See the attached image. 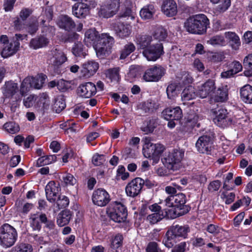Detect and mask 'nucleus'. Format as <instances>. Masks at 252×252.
<instances>
[{
	"mask_svg": "<svg viewBox=\"0 0 252 252\" xmlns=\"http://www.w3.org/2000/svg\"><path fill=\"white\" fill-rule=\"evenodd\" d=\"M84 42L87 46H93L98 57L108 55L114 43V39L107 33L101 34L95 30L90 29L85 34Z\"/></svg>",
	"mask_w": 252,
	"mask_h": 252,
	"instance_id": "f257e3e1",
	"label": "nucleus"
},
{
	"mask_svg": "<svg viewBox=\"0 0 252 252\" xmlns=\"http://www.w3.org/2000/svg\"><path fill=\"white\" fill-rule=\"evenodd\" d=\"M209 21L203 14H197L188 18L185 23L186 30L190 33L201 34L206 32Z\"/></svg>",
	"mask_w": 252,
	"mask_h": 252,
	"instance_id": "f03ea898",
	"label": "nucleus"
},
{
	"mask_svg": "<svg viewBox=\"0 0 252 252\" xmlns=\"http://www.w3.org/2000/svg\"><path fill=\"white\" fill-rule=\"evenodd\" d=\"M18 238L16 229L8 223L3 224L0 228V245L7 249L14 245Z\"/></svg>",
	"mask_w": 252,
	"mask_h": 252,
	"instance_id": "7ed1b4c3",
	"label": "nucleus"
},
{
	"mask_svg": "<svg viewBox=\"0 0 252 252\" xmlns=\"http://www.w3.org/2000/svg\"><path fill=\"white\" fill-rule=\"evenodd\" d=\"M184 156V152L182 150H174L167 155H165L162 158V161L168 169L176 170L180 166Z\"/></svg>",
	"mask_w": 252,
	"mask_h": 252,
	"instance_id": "20e7f679",
	"label": "nucleus"
},
{
	"mask_svg": "<svg viewBox=\"0 0 252 252\" xmlns=\"http://www.w3.org/2000/svg\"><path fill=\"white\" fill-rule=\"evenodd\" d=\"M107 213L112 220L118 223L125 221L127 216L125 206L117 202L111 204L107 209Z\"/></svg>",
	"mask_w": 252,
	"mask_h": 252,
	"instance_id": "39448f33",
	"label": "nucleus"
},
{
	"mask_svg": "<svg viewBox=\"0 0 252 252\" xmlns=\"http://www.w3.org/2000/svg\"><path fill=\"white\" fill-rule=\"evenodd\" d=\"M0 41L3 44L1 55L4 58H6L15 54L20 47L19 42L13 38L9 41L6 35H2L0 37Z\"/></svg>",
	"mask_w": 252,
	"mask_h": 252,
	"instance_id": "423d86ee",
	"label": "nucleus"
},
{
	"mask_svg": "<svg viewBox=\"0 0 252 252\" xmlns=\"http://www.w3.org/2000/svg\"><path fill=\"white\" fill-rule=\"evenodd\" d=\"M165 71L161 65H154L146 70L143 79L146 82H158L164 75Z\"/></svg>",
	"mask_w": 252,
	"mask_h": 252,
	"instance_id": "0eeeda50",
	"label": "nucleus"
},
{
	"mask_svg": "<svg viewBox=\"0 0 252 252\" xmlns=\"http://www.w3.org/2000/svg\"><path fill=\"white\" fill-rule=\"evenodd\" d=\"M67 60L66 55L61 50L55 49L49 52L47 63L54 68H58Z\"/></svg>",
	"mask_w": 252,
	"mask_h": 252,
	"instance_id": "6e6552de",
	"label": "nucleus"
},
{
	"mask_svg": "<svg viewBox=\"0 0 252 252\" xmlns=\"http://www.w3.org/2000/svg\"><path fill=\"white\" fill-rule=\"evenodd\" d=\"M163 48L161 43H153L152 45L143 51V56L149 61H156L163 54Z\"/></svg>",
	"mask_w": 252,
	"mask_h": 252,
	"instance_id": "1a4fd4ad",
	"label": "nucleus"
},
{
	"mask_svg": "<svg viewBox=\"0 0 252 252\" xmlns=\"http://www.w3.org/2000/svg\"><path fill=\"white\" fill-rule=\"evenodd\" d=\"M2 93L5 97L14 99L16 101L21 100L23 96L20 94L18 84L11 81L5 83Z\"/></svg>",
	"mask_w": 252,
	"mask_h": 252,
	"instance_id": "9d476101",
	"label": "nucleus"
},
{
	"mask_svg": "<svg viewBox=\"0 0 252 252\" xmlns=\"http://www.w3.org/2000/svg\"><path fill=\"white\" fill-rule=\"evenodd\" d=\"M144 185V180L137 177L131 180L126 187V192L127 196L134 197L141 192Z\"/></svg>",
	"mask_w": 252,
	"mask_h": 252,
	"instance_id": "9b49d317",
	"label": "nucleus"
},
{
	"mask_svg": "<svg viewBox=\"0 0 252 252\" xmlns=\"http://www.w3.org/2000/svg\"><path fill=\"white\" fill-rule=\"evenodd\" d=\"M212 113L215 116L213 118L214 123L219 126L224 127L231 123L232 120L227 117V112L225 109H212Z\"/></svg>",
	"mask_w": 252,
	"mask_h": 252,
	"instance_id": "f8f14e48",
	"label": "nucleus"
},
{
	"mask_svg": "<svg viewBox=\"0 0 252 252\" xmlns=\"http://www.w3.org/2000/svg\"><path fill=\"white\" fill-rule=\"evenodd\" d=\"M92 200L94 204L103 207L109 202L110 195L105 189H98L94 191Z\"/></svg>",
	"mask_w": 252,
	"mask_h": 252,
	"instance_id": "ddd939ff",
	"label": "nucleus"
},
{
	"mask_svg": "<svg viewBox=\"0 0 252 252\" xmlns=\"http://www.w3.org/2000/svg\"><path fill=\"white\" fill-rule=\"evenodd\" d=\"M212 138L210 136H200L196 142L197 150L200 153L210 154L212 149Z\"/></svg>",
	"mask_w": 252,
	"mask_h": 252,
	"instance_id": "4468645a",
	"label": "nucleus"
},
{
	"mask_svg": "<svg viewBox=\"0 0 252 252\" xmlns=\"http://www.w3.org/2000/svg\"><path fill=\"white\" fill-rule=\"evenodd\" d=\"M114 31L117 37L125 39L130 36L132 32L131 22H119L114 27Z\"/></svg>",
	"mask_w": 252,
	"mask_h": 252,
	"instance_id": "2eb2a0df",
	"label": "nucleus"
},
{
	"mask_svg": "<svg viewBox=\"0 0 252 252\" xmlns=\"http://www.w3.org/2000/svg\"><path fill=\"white\" fill-rule=\"evenodd\" d=\"M164 150L165 147L163 145L160 143L154 144L147 151L143 152V155L145 158H152L157 162Z\"/></svg>",
	"mask_w": 252,
	"mask_h": 252,
	"instance_id": "dca6fc26",
	"label": "nucleus"
},
{
	"mask_svg": "<svg viewBox=\"0 0 252 252\" xmlns=\"http://www.w3.org/2000/svg\"><path fill=\"white\" fill-rule=\"evenodd\" d=\"M45 189L47 199L51 203H55L61 190L59 184L53 181H50L46 186Z\"/></svg>",
	"mask_w": 252,
	"mask_h": 252,
	"instance_id": "f3484780",
	"label": "nucleus"
},
{
	"mask_svg": "<svg viewBox=\"0 0 252 252\" xmlns=\"http://www.w3.org/2000/svg\"><path fill=\"white\" fill-rule=\"evenodd\" d=\"M186 195L183 193H179L169 196L165 200V202L166 206L168 207L180 208L186 203Z\"/></svg>",
	"mask_w": 252,
	"mask_h": 252,
	"instance_id": "a211bd4d",
	"label": "nucleus"
},
{
	"mask_svg": "<svg viewBox=\"0 0 252 252\" xmlns=\"http://www.w3.org/2000/svg\"><path fill=\"white\" fill-rule=\"evenodd\" d=\"M78 94L83 97L90 98L96 92L95 85L92 82H87L80 85L77 89Z\"/></svg>",
	"mask_w": 252,
	"mask_h": 252,
	"instance_id": "6ab92c4d",
	"label": "nucleus"
},
{
	"mask_svg": "<svg viewBox=\"0 0 252 252\" xmlns=\"http://www.w3.org/2000/svg\"><path fill=\"white\" fill-rule=\"evenodd\" d=\"M215 89V81L209 79L198 87V95L202 98H206L213 93Z\"/></svg>",
	"mask_w": 252,
	"mask_h": 252,
	"instance_id": "aec40b11",
	"label": "nucleus"
},
{
	"mask_svg": "<svg viewBox=\"0 0 252 252\" xmlns=\"http://www.w3.org/2000/svg\"><path fill=\"white\" fill-rule=\"evenodd\" d=\"M47 221V217L44 214H32L30 215L29 222L33 230L39 231L41 228V223Z\"/></svg>",
	"mask_w": 252,
	"mask_h": 252,
	"instance_id": "412c9836",
	"label": "nucleus"
},
{
	"mask_svg": "<svg viewBox=\"0 0 252 252\" xmlns=\"http://www.w3.org/2000/svg\"><path fill=\"white\" fill-rule=\"evenodd\" d=\"M32 13V9L23 8L19 13V17L17 18L14 22L15 29L21 30L25 28L24 21H25Z\"/></svg>",
	"mask_w": 252,
	"mask_h": 252,
	"instance_id": "4be33fe9",
	"label": "nucleus"
},
{
	"mask_svg": "<svg viewBox=\"0 0 252 252\" xmlns=\"http://www.w3.org/2000/svg\"><path fill=\"white\" fill-rule=\"evenodd\" d=\"M132 3L130 0H125L124 3V7L122 8V11L120 14L121 18H126V20L134 21L136 18V13L131 9Z\"/></svg>",
	"mask_w": 252,
	"mask_h": 252,
	"instance_id": "5701e85b",
	"label": "nucleus"
},
{
	"mask_svg": "<svg viewBox=\"0 0 252 252\" xmlns=\"http://www.w3.org/2000/svg\"><path fill=\"white\" fill-rule=\"evenodd\" d=\"M162 12L168 17H173L177 13V6L174 0H166L162 5Z\"/></svg>",
	"mask_w": 252,
	"mask_h": 252,
	"instance_id": "b1692460",
	"label": "nucleus"
},
{
	"mask_svg": "<svg viewBox=\"0 0 252 252\" xmlns=\"http://www.w3.org/2000/svg\"><path fill=\"white\" fill-rule=\"evenodd\" d=\"M162 114L167 120H179L182 117V111L179 107L167 108L163 111Z\"/></svg>",
	"mask_w": 252,
	"mask_h": 252,
	"instance_id": "393cba45",
	"label": "nucleus"
},
{
	"mask_svg": "<svg viewBox=\"0 0 252 252\" xmlns=\"http://www.w3.org/2000/svg\"><path fill=\"white\" fill-rule=\"evenodd\" d=\"M57 24L60 28L68 31L75 27V23L67 15L59 16L57 19Z\"/></svg>",
	"mask_w": 252,
	"mask_h": 252,
	"instance_id": "a878e982",
	"label": "nucleus"
},
{
	"mask_svg": "<svg viewBox=\"0 0 252 252\" xmlns=\"http://www.w3.org/2000/svg\"><path fill=\"white\" fill-rule=\"evenodd\" d=\"M89 12V7L84 3H76L72 7L73 14L78 18H84Z\"/></svg>",
	"mask_w": 252,
	"mask_h": 252,
	"instance_id": "bb28decb",
	"label": "nucleus"
},
{
	"mask_svg": "<svg viewBox=\"0 0 252 252\" xmlns=\"http://www.w3.org/2000/svg\"><path fill=\"white\" fill-rule=\"evenodd\" d=\"M181 99L183 104L186 102L193 99L198 95L195 89L192 86H189L185 88L181 93Z\"/></svg>",
	"mask_w": 252,
	"mask_h": 252,
	"instance_id": "cd10ccee",
	"label": "nucleus"
},
{
	"mask_svg": "<svg viewBox=\"0 0 252 252\" xmlns=\"http://www.w3.org/2000/svg\"><path fill=\"white\" fill-rule=\"evenodd\" d=\"M49 42L48 38L44 35H40L32 38L30 43V47L36 50L47 46Z\"/></svg>",
	"mask_w": 252,
	"mask_h": 252,
	"instance_id": "c85d7f7f",
	"label": "nucleus"
},
{
	"mask_svg": "<svg viewBox=\"0 0 252 252\" xmlns=\"http://www.w3.org/2000/svg\"><path fill=\"white\" fill-rule=\"evenodd\" d=\"M215 4H217L214 8V12L216 14H220L226 11L231 4L230 0H210Z\"/></svg>",
	"mask_w": 252,
	"mask_h": 252,
	"instance_id": "c756f323",
	"label": "nucleus"
},
{
	"mask_svg": "<svg viewBox=\"0 0 252 252\" xmlns=\"http://www.w3.org/2000/svg\"><path fill=\"white\" fill-rule=\"evenodd\" d=\"M173 236L176 237L186 238L189 232V228L188 226L173 225L169 229Z\"/></svg>",
	"mask_w": 252,
	"mask_h": 252,
	"instance_id": "7c9ffc66",
	"label": "nucleus"
},
{
	"mask_svg": "<svg viewBox=\"0 0 252 252\" xmlns=\"http://www.w3.org/2000/svg\"><path fill=\"white\" fill-rule=\"evenodd\" d=\"M240 97L246 103L252 104V86L246 85L240 89Z\"/></svg>",
	"mask_w": 252,
	"mask_h": 252,
	"instance_id": "2f4dec72",
	"label": "nucleus"
},
{
	"mask_svg": "<svg viewBox=\"0 0 252 252\" xmlns=\"http://www.w3.org/2000/svg\"><path fill=\"white\" fill-rule=\"evenodd\" d=\"M99 67L98 63L94 61H88L83 64L82 72L86 76H91L97 71Z\"/></svg>",
	"mask_w": 252,
	"mask_h": 252,
	"instance_id": "473e14b6",
	"label": "nucleus"
},
{
	"mask_svg": "<svg viewBox=\"0 0 252 252\" xmlns=\"http://www.w3.org/2000/svg\"><path fill=\"white\" fill-rule=\"evenodd\" d=\"M72 217L71 212L69 210H65L60 212L57 217V223L61 227L63 226L69 222Z\"/></svg>",
	"mask_w": 252,
	"mask_h": 252,
	"instance_id": "72a5a7b5",
	"label": "nucleus"
},
{
	"mask_svg": "<svg viewBox=\"0 0 252 252\" xmlns=\"http://www.w3.org/2000/svg\"><path fill=\"white\" fill-rule=\"evenodd\" d=\"M156 9L153 4H149L143 7L140 11V15L143 19H151L155 14Z\"/></svg>",
	"mask_w": 252,
	"mask_h": 252,
	"instance_id": "f704fd0d",
	"label": "nucleus"
},
{
	"mask_svg": "<svg viewBox=\"0 0 252 252\" xmlns=\"http://www.w3.org/2000/svg\"><path fill=\"white\" fill-rule=\"evenodd\" d=\"M226 38L229 40L232 48L234 50L239 49L241 42L239 36L234 32H227L225 33Z\"/></svg>",
	"mask_w": 252,
	"mask_h": 252,
	"instance_id": "c9c22d12",
	"label": "nucleus"
},
{
	"mask_svg": "<svg viewBox=\"0 0 252 252\" xmlns=\"http://www.w3.org/2000/svg\"><path fill=\"white\" fill-rule=\"evenodd\" d=\"M201 119V117L198 112V110L196 109L195 112L193 110H190L188 114L187 121L191 124L193 126H196L199 127L200 124L198 122Z\"/></svg>",
	"mask_w": 252,
	"mask_h": 252,
	"instance_id": "e433bc0d",
	"label": "nucleus"
},
{
	"mask_svg": "<svg viewBox=\"0 0 252 252\" xmlns=\"http://www.w3.org/2000/svg\"><path fill=\"white\" fill-rule=\"evenodd\" d=\"M167 36L166 31L161 27L157 28L153 34L154 41H158V43L164 40Z\"/></svg>",
	"mask_w": 252,
	"mask_h": 252,
	"instance_id": "4c0bfd02",
	"label": "nucleus"
},
{
	"mask_svg": "<svg viewBox=\"0 0 252 252\" xmlns=\"http://www.w3.org/2000/svg\"><path fill=\"white\" fill-rule=\"evenodd\" d=\"M138 44L143 50L156 43L152 36L149 35H142L137 39Z\"/></svg>",
	"mask_w": 252,
	"mask_h": 252,
	"instance_id": "58836bf2",
	"label": "nucleus"
},
{
	"mask_svg": "<svg viewBox=\"0 0 252 252\" xmlns=\"http://www.w3.org/2000/svg\"><path fill=\"white\" fill-rule=\"evenodd\" d=\"M119 71V67H115L108 69L106 71V76L107 78L110 79L111 82L117 83L120 79Z\"/></svg>",
	"mask_w": 252,
	"mask_h": 252,
	"instance_id": "ea45409f",
	"label": "nucleus"
},
{
	"mask_svg": "<svg viewBox=\"0 0 252 252\" xmlns=\"http://www.w3.org/2000/svg\"><path fill=\"white\" fill-rule=\"evenodd\" d=\"M37 105L38 107L47 109L50 105V99L48 94L43 93L39 94L37 100Z\"/></svg>",
	"mask_w": 252,
	"mask_h": 252,
	"instance_id": "a19ab883",
	"label": "nucleus"
},
{
	"mask_svg": "<svg viewBox=\"0 0 252 252\" xmlns=\"http://www.w3.org/2000/svg\"><path fill=\"white\" fill-rule=\"evenodd\" d=\"M32 246L28 243H21L13 247L10 252H32Z\"/></svg>",
	"mask_w": 252,
	"mask_h": 252,
	"instance_id": "79ce46f5",
	"label": "nucleus"
},
{
	"mask_svg": "<svg viewBox=\"0 0 252 252\" xmlns=\"http://www.w3.org/2000/svg\"><path fill=\"white\" fill-rule=\"evenodd\" d=\"M243 64L245 69V75L248 77L252 76V54L245 57Z\"/></svg>",
	"mask_w": 252,
	"mask_h": 252,
	"instance_id": "37998d69",
	"label": "nucleus"
},
{
	"mask_svg": "<svg viewBox=\"0 0 252 252\" xmlns=\"http://www.w3.org/2000/svg\"><path fill=\"white\" fill-rule=\"evenodd\" d=\"M56 160L55 155H49L42 156L39 158L36 161V165L38 167L51 164Z\"/></svg>",
	"mask_w": 252,
	"mask_h": 252,
	"instance_id": "c03bdc74",
	"label": "nucleus"
},
{
	"mask_svg": "<svg viewBox=\"0 0 252 252\" xmlns=\"http://www.w3.org/2000/svg\"><path fill=\"white\" fill-rule=\"evenodd\" d=\"M157 121L156 119H152L145 123L141 127V130L146 134L152 132L154 129L157 126Z\"/></svg>",
	"mask_w": 252,
	"mask_h": 252,
	"instance_id": "a18cd8bd",
	"label": "nucleus"
},
{
	"mask_svg": "<svg viewBox=\"0 0 252 252\" xmlns=\"http://www.w3.org/2000/svg\"><path fill=\"white\" fill-rule=\"evenodd\" d=\"M179 89L176 83H172L170 84L167 89L166 93L168 98L173 99L177 95Z\"/></svg>",
	"mask_w": 252,
	"mask_h": 252,
	"instance_id": "49530a36",
	"label": "nucleus"
},
{
	"mask_svg": "<svg viewBox=\"0 0 252 252\" xmlns=\"http://www.w3.org/2000/svg\"><path fill=\"white\" fill-rule=\"evenodd\" d=\"M46 78V76L43 74L39 75L36 77H32L31 84L32 88L36 89H40L44 83Z\"/></svg>",
	"mask_w": 252,
	"mask_h": 252,
	"instance_id": "de8ad7c7",
	"label": "nucleus"
},
{
	"mask_svg": "<svg viewBox=\"0 0 252 252\" xmlns=\"http://www.w3.org/2000/svg\"><path fill=\"white\" fill-rule=\"evenodd\" d=\"M32 77L25 78L22 81L20 86V94L23 96L32 88L31 81Z\"/></svg>",
	"mask_w": 252,
	"mask_h": 252,
	"instance_id": "09e8293b",
	"label": "nucleus"
},
{
	"mask_svg": "<svg viewBox=\"0 0 252 252\" xmlns=\"http://www.w3.org/2000/svg\"><path fill=\"white\" fill-rule=\"evenodd\" d=\"M206 230L208 232L213 234L214 236H221L225 232L223 228L213 224L208 225Z\"/></svg>",
	"mask_w": 252,
	"mask_h": 252,
	"instance_id": "8fccbe9b",
	"label": "nucleus"
},
{
	"mask_svg": "<svg viewBox=\"0 0 252 252\" xmlns=\"http://www.w3.org/2000/svg\"><path fill=\"white\" fill-rule=\"evenodd\" d=\"M135 49L134 45L132 43H128L126 44L121 51L120 59L123 60L126 59L129 55Z\"/></svg>",
	"mask_w": 252,
	"mask_h": 252,
	"instance_id": "3c124183",
	"label": "nucleus"
},
{
	"mask_svg": "<svg viewBox=\"0 0 252 252\" xmlns=\"http://www.w3.org/2000/svg\"><path fill=\"white\" fill-rule=\"evenodd\" d=\"M228 93L226 88H219L215 95L214 99L217 102H224L227 99Z\"/></svg>",
	"mask_w": 252,
	"mask_h": 252,
	"instance_id": "603ef678",
	"label": "nucleus"
},
{
	"mask_svg": "<svg viewBox=\"0 0 252 252\" xmlns=\"http://www.w3.org/2000/svg\"><path fill=\"white\" fill-rule=\"evenodd\" d=\"M61 181L65 186H73L77 182V180L74 177L68 173H65L62 176Z\"/></svg>",
	"mask_w": 252,
	"mask_h": 252,
	"instance_id": "864d4df0",
	"label": "nucleus"
},
{
	"mask_svg": "<svg viewBox=\"0 0 252 252\" xmlns=\"http://www.w3.org/2000/svg\"><path fill=\"white\" fill-rule=\"evenodd\" d=\"M83 46L81 42H75L72 49L73 54L76 57H84L86 56V53L84 51Z\"/></svg>",
	"mask_w": 252,
	"mask_h": 252,
	"instance_id": "5fc2aeb1",
	"label": "nucleus"
},
{
	"mask_svg": "<svg viewBox=\"0 0 252 252\" xmlns=\"http://www.w3.org/2000/svg\"><path fill=\"white\" fill-rule=\"evenodd\" d=\"M172 232L168 230L162 240V243L164 245L165 247L168 248H172L174 244V239L175 237L173 236Z\"/></svg>",
	"mask_w": 252,
	"mask_h": 252,
	"instance_id": "6e6d98bb",
	"label": "nucleus"
},
{
	"mask_svg": "<svg viewBox=\"0 0 252 252\" xmlns=\"http://www.w3.org/2000/svg\"><path fill=\"white\" fill-rule=\"evenodd\" d=\"M98 14L99 17L106 18H110L114 15L104 2L101 5Z\"/></svg>",
	"mask_w": 252,
	"mask_h": 252,
	"instance_id": "4d7b16f0",
	"label": "nucleus"
},
{
	"mask_svg": "<svg viewBox=\"0 0 252 252\" xmlns=\"http://www.w3.org/2000/svg\"><path fill=\"white\" fill-rule=\"evenodd\" d=\"M164 213H157L149 215L147 217V220L151 224H154L161 220L164 217Z\"/></svg>",
	"mask_w": 252,
	"mask_h": 252,
	"instance_id": "13d9d810",
	"label": "nucleus"
},
{
	"mask_svg": "<svg viewBox=\"0 0 252 252\" xmlns=\"http://www.w3.org/2000/svg\"><path fill=\"white\" fill-rule=\"evenodd\" d=\"M66 104L64 99L61 96H59L55 99L53 108L56 113H59L63 110Z\"/></svg>",
	"mask_w": 252,
	"mask_h": 252,
	"instance_id": "bf43d9fd",
	"label": "nucleus"
},
{
	"mask_svg": "<svg viewBox=\"0 0 252 252\" xmlns=\"http://www.w3.org/2000/svg\"><path fill=\"white\" fill-rule=\"evenodd\" d=\"M104 3L115 15L120 7V0H106Z\"/></svg>",
	"mask_w": 252,
	"mask_h": 252,
	"instance_id": "052dcab7",
	"label": "nucleus"
},
{
	"mask_svg": "<svg viewBox=\"0 0 252 252\" xmlns=\"http://www.w3.org/2000/svg\"><path fill=\"white\" fill-rule=\"evenodd\" d=\"M56 201V204L59 209L66 207L69 203L68 197L63 195H60Z\"/></svg>",
	"mask_w": 252,
	"mask_h": 252,
	"instance_id": "680f3d73",
	"label": "nucleus"
},
{
	"mask_svg": "<svg viewBox=\"0 0 252 252\" xmlns=\"http://www.w3.org/2000/svg\"><path fill=\"white\" fill-rule=\"evenodd\" d=\"M4 127L7 131L12 134L18 132L20 130L19 125L13 122L5 123L4 125Z\"/></svg>",
	"mask_w": 252,
	"mask_h": 252,
	"instance_id": "e2e57ef3",
	"label": "nucleus"
},
{
	"mask_svg": "<svg viewBox=\"0 0 252 252\" xmlns=\"http://www.w3.org/2000/svg\"><path fill=\"white\" fill-rule=\"evenodd\" d=\"M220 196L225 204H230L234 201L235 197V194L233 192L224 191L222 192Z\"/></svg>",
	"mask_w": 252,
	"mask_h": 252,
	"instance_id": "0e129e2a",
	"label": "nucleus"
},
{
	"mask_svg": "<svg viewBox=\"0 0 252 252\" xmlns=\"http://www.w3.org/2000/svg\"><path fill=\"white\" fill-rule=\"evenodd\" d=\"M123 236L120 234H116L112 239L111 242V247L113 249H118L122 245Z\"/></svg>",
	"mask_w": 252,
	"mask_h": 252,
	"instance_id": "69168bd1",
	"label": "nucleus"
},
{
	"mask_svg": "<svg viewBox=\"0 0 252 252\" xmlns=\"http://www.w3.org/2000/svg\"><path fill=\"white\" fill-rule=\"evenodd\" d=\"M105 161L104 156L103 155L95 154L92 158V162L95 166H99L103 164Z\"/></svg>",
	"mask_w": 252,
	"mask_h": 252,
	"instance_id": "338daca9",
	"label": "nucleus"
},
{
	"mask_svg": "<svg viewBox=\"0 0 252 252\" xmlns=\"http://www.w3.org/2000/svg\"><path fill=\"white\" fill-rule=\"evenodd\" d=\"M146 252H161V251L156 242H152L148 244Z\"/></svg>",
	"mask_w": 252,
	"mask_h": 252,
	"instance_id": "774afa93",
	"label": "nucleus"
}]
</instances>
